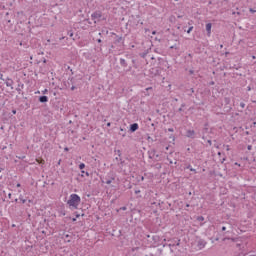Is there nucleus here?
<instances>
[{
	"mask_svg": "<svg viewBox=\"0 0 256 256\" xmlns=\"http://www.w3.org/2000/svg\"><path fill=\"white\" fill-rule=\"evenodd\" d=\"M183 107H185V104H182L180 108H182V109H183Z\"/></svg>",
	"mask_w": 256,
	"mask_h": 256,
	"instance_id": "58836bf2",
	"label": "nucleus"
},
{
	"mask_svg": "<svg viewBox=\"0 0 256 256\" xmlns=\"http://www.w3.org/2000/svg\"><path fill=\"white\" fill-rule=\"evenodd\" d=\"M187 169H190V170H191V169H193V168L191 167V165H188V166H187Z\"/></svg>",
	"mask_w": 256,
	"mask_h": 256,
	"instance_id": "2f4dec72",
	"label": "nucleus"
},
{
	"mask_svg": "<svg viewBox=\"0 0 256 256\" xmlns=\"http://www.w3.org/2000/svg\"><path fill=\"white\" fill-rule=\"evenodd\" d=\"M91 17H92V21H94V23H97V21H99V19L103 17V14L101 13V11H96L92 13Z\"/></svg>",
	"mask_w": 256,
	"mask_h": 256,
	"instance_id": "20e7f679",
	"label": "nucleus"
},
{
	"mask_svg": "<svg viewBox=\"0 0 256 256\" xmlns=\"http://www.w3.org/2000/svg\"><path fill=\"white\" fill-rule=\"evenodd\" d=\"M182 16H178V19H181Z\"/></svg>",
	"mask_w": 256,
	"mask_h": 256,
	"instance_id": "8fccbe9b",
	"label": "nucleus"
},
{
	"mask_svg": "<svg viewBox=\"0 0 256 256\" xmlns=\"http://www.w3.org/2000/svg\"><path fill=\"white\" fill-rule=\"evenodd\" d=\"M187 137H191V138L195 137V131L194 130H188L187 131Z\"/></svg>",
	"mask_w": 256,
	"mask_h": 256,
	"instance_id": "9d476101",
	"label": "nucleus"
},
{
	"mask_svg": "<svg viewBox=\"0 0 256 256\" xmlns=\"http://www.w3.org/2000/svg\"><path fill=\"white\" fill-rule=\"evenodd\" d=\"M69 35H70V37H73V33H70Z\"/></svg>",
	"mask_w": 256,
	"mask_h": 256,
	"instance_id": "79ce46f5",
	"label": "nucleus"
},
{
	"mask_svg": "<svg viewBox=\"0 0 256 256\" xmlns=\"http://www.w3.org/2000/svg\"><path fill=\"white\" fill-rule=\"evenodd\" d=\"M248 91H251V87H248Z\"/></svg>",
	"mask_w": 256,
	"mask_h": 256,
	"instance_id": "49530a36",
	"label": "nucleus"
},
{
	"mask_svg": "<svg viewBox=\"0 0 256 256\" xmlns=\"http://www.w3.org/2000/svg\"><path fill=\"white\" fill-rule=\"evenodd\" d=\"M175 1H179V0H175Z\"/></svg>",
	"mask_w": 256,
	"mask_h": 256,
	"instance_id": "5fc2aeb1",
	"label": "nucleus"
},
{
	"mask_svg": "<svg viewBox=\"0 0 256 256\" xmlns=\"http://www.w3.org/2000/svg\"><path fill=\"white\" fill-rule=\"evenodd\" d=\"M19 199H20V201H21L23 204L27 203V200H26V199H23V196H20Z\"/></svg>",
	"mask_w": 256,
	"mask_h": 256,
	"instance_id": "f8f14e48",
	"label": "nucleus"
},
{
	"mask_svg": "<svg viewBox=\"0 0 256 256\" xmlns=\"http://www.w3.org/2000/svg\"><path fill=\"white\" fill-rule=\"evenodd\" d=\"M137 129H139V124L133 123V124L130 125L131 133H135V131H137Z\"/></svg>",
	"mask_w": 256,
	"mask_h": 256,
	"instance_id": "39448f33",
	"label": "nucleus"
},
{
	"mask_svg": "<svg viewBox=\"0 0 256 256\" xmlns=\"http://www.w3.org/2000/svg\"><path fill=\"white\" fill-rule=\"evenodd\" d=\"M79 169H81V170L85 169V163H81V164L79 165Z\"/></svg>",
	"mask_w": 256,
	"mask_h": 256,
	"instance_id": "ddd939ff",
	"label": "nucleus"
},
{
	"mask_svg": "<svg viewBox=\"0 0 256 256\" xmlns=\"http://www.w3.org/2000/svg\"><path fill=\"white\" fill-rule=\"evenodd\" d=\"M152 35H157V31H153V32H152Z\"/></svg>",
	"mask_w": 256,
	"mask_h": 256,
	"instance_id": "cd10ccee",
	"label": "nucleus"
},
{
	"mask_svg": "<svg viewBox=\"0 0 256 256\" xmlns=\"http://www.w3.org/2000/svg\"><path fill=\"white\" fill-rule=\"evenodd\" d=\"M107 127H111V122H108V123H107Z\"/></svg>",
	"mask_w": 256,
	"mask_h": 256,
	"instance_id": "c756f323",
	"label": "nucleus"
},
{
	"mask_svg": "<svg viewBox=\"0 0 256 256\" xmlns=\"http://www.w3.org/2000/svg\"><path fill=\"white\" fill-rule=\"evenodd\" d=\"M120 65L123 67L124 71H131V66H129L127 59L120 58Z\"/></svg>",
	"mask_w": 256,
	"mask_h": 256,
	"instance_id": "f03ea898",
	"label": "nucleus"
},
{
	"mask_svg": "<svg viewBox=\"0 0 256 256\" xmlns=\"http://www.w3.org/2000/svg\"><path fill=\"white\" fill-rule=\"evenodd\" d=\"M170 247H175V242L170 243Z\"/></svg>",
	"mask_w": 256,
	"mask_h": 256,
	"instance_id": "5701e85b",
	"label": "nucleus"
},
{
	"mask_svg": "<svg viewBox=\"0 0 256 256\" xmlns=\"http://www.w3.org/2000/svg\"><path fill=\"white\" fill-rule=\"evenodd\" d=\"M205 245H207V241H205L204 239L199 238L196 240L197 249L199 250L205 249Z\"/></svg>",
	"mask_w": 256,
	"mask_h": 256,
	"instance_id": "7ed1b4c3",
	"label": "nucleus"
},
{
	"mask_svg": "<svg viewBox=\"0 0 256 256\" xmlns=\"http://www.w3.org/2000/svg\"><path fill=\"white\" fill-rule=\"evenodd\" d=\"M5 83H6V87H11V89H13V79H11V78H7L6 80H5Z\"/></svg>",
	"mask_w": 256,
	"mask_h": 256,
	"instance_id": "0eeeda50",
	"label": "nucleus"
},
{
	"mask_svg": "<svg viewBox=\"0 0 256 256\" xmlns=\"http://www.w3.org/2000/svg\"><path fill=\"white\" fill-rule=\"evenodd\" d=\"M224 1H227V0H224Z\"/></svg>",
	"mask_w": 256,
	"mask_h": 256,
	"instance_id": "6e6d98bb",
	"label": "nucleus"
},
{
	"mask_svg": "<svg viewBox=\"0 0 256 256\" xmlns=\"http://www.w3.org/2000/svg\"><path fill=\"white\" fill-rule=\"evenodd\" d=\"M144 180H145V177L142 176V177H141V181H144Z\"/></svg>",
	"mask_w": 256,
	"mask_h": 256,
	"instance_id": "4c0bfd02",
	"label": "nucleus"
},
{
	"mask_svg": "<svg viewBox=\"0 0 256 256\" xmlns=\"http://www.w3.org/2000/svg\"><path fill=\"white\" fill-rule=\"evenodd\" d=\"M209 145H211V140H208Z\"/></svg>",
	"mask_w": 256,
	"mask_h": 256,
	"instance_id": "c03bdc74",
	"label": "nucleus"
},
{
	"mask_svg": "<svg viewBox=\"0 0 256 256\" xmlns=\"http://www.w3.org/2000/svg\"><path fill=\"white\" fill-rule=\"evenodd\" d=\"M113 181H115V177H106L105 178L106 185H111V183H113Z\"/></svg>",
	"mask_w": 256,
	"mask_h": 256,
	"instance_id": "6e6552de",
	"label": "nucleus"
},
{
	"mask_svg": "<svg viewBox=\"0 0 256 256\" xmlns=\"http://www.w3.org/2000/svg\"><path fill=\"white\" fill-rule=\"evenodd\" d=\"M16 187H21V184L18 183V184L16 185Z\"/></svg>",
	"mask_w": 256,
	"mask_h": 256,
	"instance_id": "ea45409f",
	"label": "nucleus"
},
{
	"mask_svg": "<svg viewBox=\"0 0 256 256\" xmlns=\"http://www.w3.org/2000/svg\"><path fill=\"white\" fill-rule=\"evenodd\" d=\"M16 91H21V89L17 88Z\"/></svg>",
	"mask_w": 256,
	"mask_h": 256,
	"instance_id": "de8ad7c7",
	"label": "nucleus"
},
{
	"mask_svg": "<svg viewBox=\"0 0 256 256\" xmlns=\"http://www.w3.org/2000/svg\"><path fill=\"white\" fill-rule=\"evenodd\" d=\"M190 171H192L193 173H197V170H195V168H190Z\"/></svg>",
	"mask_w": 256,
	"mask_h": 256,
	"instance_id": "f3484780",
	"label": "nucleus"
},
{
	"mask_svg": "<svg viewBox=\"0 0 256 256\" xmlns=\"http://www.w3.org/2000/svg\"><path fill=\"white\" fill-rule=\"evenodd\" d=\"M240 106L242 107V109H245V103H240Z\"/></svg>",
	"mask_w": 256,
	"mask_h": 256,
	"instance_id": "a211bd4d",
	"label": "nucleus"
},
{
	"mask_svg": "<svg viewBox=\"0 0 256 256\" xmlns=\"http://www.w3.org/2000/svg\"><path fill=\"white\" fill-rule=\"evenodd\" d=\"M43 93H47V89H45V90L43 91Z\"/></svg>",
	"mask_w": 256,
	"mask_h": 256,
	"instance_id": "37998d69",
	"label": "nucleus"
},
{
	"mask_svg": "<svg viewBox=\"0 0 256 256\" xmlns=\"http://www.w3.org/2000/svg\"><path fill=\"white\" fill-rule=\"evenodd\" d=\"M221 231H227V226H222Z\"/></svg>",
	"mask_w": 256,
	"mask_h": 256,
	"instance_id": "dca6fc26",
	"label": "nucleus"
},
{
	"mask_svg": "<svg viewBox=\"0 0 256 256\" xmlns=\"http://www.w3.org/2000/svg\"><path fill=\"white\" fill-rule=\"evenodd\" d=\"M247 149H248V151H251L252 146H251V145H249V146L247 147Z\"/></svg>",
	"mask_w": 256,
	"mask_h": 256,
	"instance_id": "b1692460",
	"label": "nucleus"
},
{
	"mask_svg": "<svg viewBox=\"0 0 256 256\" xmlns=\"http://www.w3.org/2000/svg\"><path fill=\"white\" fill-rule=\"evenodd\" d=\"M170 49H177V45L171 46Z\"/></svg>",
	"mask_w": 256,
	"mask_h": 256,
	"instance_id": "412c9836",
	"label": "nucleus"
},
{
	"mask_svg": "<svg viewBox=\"0 0 256 256\" xmlns=\"http://www.w3.org/2000/svg\"><path fill=\"white\" fill-rule=\"evenodd\" d=\"M229 150H230L229 145H227L226 146V151H229Z\"/></svg>",
	"mask_w": 256,
	"mask_h": 256,
	"instance_id": "7c9ffc66",
	"label": "nucleus"
},
{
	"mask_svg": "<svg viewBox=\"0 0 256 256\" xmlns=\"http://www.w3.org/2000/svg\"><path fill=\"white\" fill-rule=\"evenodd\" d=\"M9 199H11V193L8 194Z\"/></svg>",
	"mask_w": 256,
	"mask_h": 256,
	"instance_id": "a19ab883",
	"label": "nucleus"
},
{
	"mask_svg": "<svg viewBox=\"0 0 256 256\" xmlns=\"http://www.w3.org/2000/svg\"><path fill=\"white\" fill-rule=\"evenodd\" d=\"M197 221H200V222H201V221H205V217H203V216H198V217H197Z\"/></svg>",
	"mask_w": 256,
	"mask_h": 256,
	"instance_id": "9b49d317",
	"label": "nucleus"
},
{
	"mask_svg": "<svg viewBox=\"0 0 256 256\" xmlns=\"http://www.w3.org/2000/svg\"><path fill=\"white\" fill-rule=\"evenodd\" d=\"M213 27V24L207 23L206 24V31H207V36L211 37V28Z\"/></svg>",
	"mask_w": 256,
	"mask_h": 256,
	"instance_id": "423d86ee",
	"label": "nucleus"
},
{
	"mask_svg": "<svg viewBox=\"0 0 256 256\" xmlns=\"http://www.w3.org/2000/svg\"><path fill=\"white\" fill-rule=\"evenodd\" d=\"M188 25H191V22H188Z\"/></svg>",
	"mask_w": 256,
	"mask_h": 256,
	"instance_id": "3c124183",
	"label": "nucleus"
},
{
	"mask_svg": "<svg viewBox=\"0 0 256 256\" xmlns=\"http://www.w3.org/2000/svg\"><path fill=\"white\" fill-rule=\"evenodd\" d=\"M12 113L13 115H15L17 113V110H13Z\"/></svg>",
	"mask_w": 256,
	"mask_h": 256,
	"instance_id": "c85d7f7f",
	"label": "nucleus"
},
{
	"mask_svg": "<svg viewBox=\"0 0 256 256\" xmlns=\"http://www.w3.org/2000/svg\"><path fill=\"white\" fill-rule=\"evenodd\" d=\"M97 42H98V43H101V42H102V40H101V39H98V40H97Z\"/></svg>",
	"mask_w": 256,
	"mask_h": 256,
	"instance_id": "c9c22d12",
	"label": "nucleus"
},
{
	"mask_svg": "<svg viewBox=\"0 0 256 256\" xmlns=\"http://www.w3.org/2000/svg\"><path fill=\"white\" fill-rule=\"evenodd\" d=\"M168 131H169L170 133H173V128H169Z\"/></svg>",
	"mask_w": 256,
	"mask_h": 256,
	"instance_id": "a878e982",
	"label": "nucleus"
},
{
	"mask_svg": "<svg viewBox=\"0 0 256 256\" xmlns=\"http://www.w3.org/2000/svg\"><path fill=\"white\" fill-rule=\"evenodd\" d=\"M82 175H86L87 177H89V172H85V171H81Z\"/></svg>",
	"mask_w": 256,
	"mask_h": 256,
	"instance_id": "4468645a",
	"label": "nucleus"
},
{
	"mask_svg": "<svg viewBox=\"0 0 256 256\" xmlns=\"http://www.w3.org/2000/svg\"><path fill=\"white\" fill-rule=\"evenodd\" d=\"M186 207H189V204H187Z\"/></svg>",
	"mask_w": 256,
	"mask_h": 256,
	"instance_id": "864d4df0",
	"label": "nucleus"
},
{
	"mask_svg": "<svg viewBox=\"0 0 256 256\" xmlns=\"http://www.w3.org/2000/svg\"><path fill=\"white\" fill-rule=\"evenodd\" d=\"M180 241H181V240H177V243H176L177 246H179V242H180Z\"/></svg>",
	"mask_w": 256,
	"mask_h": 256,
	"instance_id": "f704fd0d",
	"label": "nucleus"
},
{
	"mask_svg": "<svg viewBox=\"0 0 256 256\" xmlns=\"http://www.w3.org/2000/svg\"><path fill=\"white\" fill-rule=\"evenodd\" d=\"M225 101H226V103H229V99L228 98H225Z\"/></svg>",
	"mask_w": 256,
	"mask_h": 256,
	"instance_id": "473e14b6",
	"label": "nucleus"
},
{
	"mask_svg": "<svg viewBox=\"0 0 256 256\" xmlns=\"http://www.w3.org/2000/svg\"><path fill=\"white\" fill-rule=\"evenodd\" d=\"M169 163H170V165H173V160H170Z\"/></svg>",
	"mask_w": 256,
	"mask_h": 256,
	"instance_id": "72a5a7b5",
	"label": "nucleus"
},
{
	"mask_svg": "<svg viewBox=\"0 0 256 256\" xmlns=\"http://www.w3.org/2000/svg\"><path fill=\"white\" fill-rule=\"evenodd\" d=\"M67 205H69L71 209H78L79 205H81V197L77 194H71Z\"/></svg>",
	"mask_w": 256,
	"mask_h": 256,
	"instance_id": "f257e3e1",
	"label": "nucleus"
},
{
	"mask_svg": "<svg viewBox=\"0 0 256 256\" xmlns=\"http://www.w3.org/2000/svg\"><path fill=\"white\" fill-rule=\"evenodd\" d=\"M1 76H0V79H1V81H5V79L3 78V74H0Z\"/></svg>",
	"mask_w": 256,
	"mask_h": 256,
	"instance_id": "4be33fe9",
	"label": "nucleus"
},
{
	"mask_svg": "<svg viewBox=\"0 0 256 256\" xmlns=\"http://www.w3.org/2000/svg\"><path fill=\"white\" fill-rule=\"evenodd\" d=\"M37 161H38V163H43V160L42 161L37 160Z\"/></svg>",
	"mask_w": 256,
	"mask_h": 256,
	"instance_id": "a18cd8bd",
	"label": "nucleus"
},
{
	"mask_svg": "<svg viewBox=\"0 0 256 256\" xmlns=\"http://www.w3.org/2000/svg\"><path fill=\"white\" fill-rule=\"evenodd\" d=\"M65 151H69V148H65Z\"/></svg>",
	"mask_w": 256,
	"mask_h": 256,
	"instance_id": "09e8293b",
	"label": "nucleus"
},
{
	"mask_svg": "<svg viewBox=\"0 0 256 256\" xmlns=\"http://www.w3.org/2000/svg\"><path fill=\"white\" fill-rule=\"evenodd\" d=\"M193 31V26H190L189 29L187 30V33H191Z\"/></svg>",
	"mask_w": 256,
	"mask_h": 256,
	"instance_id": "2eb2a0df",
	"label": "nucleus"
},
{
	"mask_svg": "<svg viewBox=\"0 0 256 256\" xmlns=\"http://www.w3.org/2000/svg\"><path fill=\"white\" fill-rule=\"evenodd\" d=\"M76 87L75 86H72L71 87V91H75Z\"/></svg>",
	"mask_w": 256,
	"mask_h": 256,
	"instance_id": "393cba45",
	"label": "nucleus"
},
{
	"mask_svg": "<svg viewBox=\"0 0 256 256\" xmlns=\"http://www.w3.org/2000/svg\"><path fill=\"white\" fill-rule=\"evenodd\" d=\"M178 111H179V112L183 111V108H179Z\"/></svg>",
	"mask_w": 256,
	"mask_h": 256,
	"instance_id": "e433bc0d",
	"label": "nucleus"
},
{
	"mask_svg": "<svg viewBox=\"0 0 256 256\" xmlns=\"http://www.w3.org/2000/svg\"><path fill=\"white\" fill-rule=\"evenodd\" d=\"M250 13H256V11L253 8H250Z\"/></svg>",
	"mask_w": 256,
	"mask_h": 256,
	"instance_id": "aec40b11",
	"label": "nucleus"
},
{
	"mask_svg": "<svg viewBox=\"0 0 256 256\" xmlns=\"http://www.w3.org/2000/svg\"><path fill=\"white\" fill-rule=\"evenodd\" d=\"M39 101L40 103H47V101H49V98L47 96H40Z\"/></svg>",
	"mask_w": 256,
	"mask_h": 256,
	"instance_id": "1a4fd4ad",
	"label": "nucleus"
},
{
	"mask_svg": "<svg viewBox=\"0 0 256 256\" xmlns=\"http://www.w3.org/2000/svg\"><path fill=\"white\" fill-rule=\"evenodd\" d=\"M166 150H169V147H166Z\"/></svg>",
	"mask_w": 256,
	"mask_h": 256,
	"instance_id": "603ef678",
	"label": "nucleus"
},
{
	"mask_svg": "<svg viewBox=\"0 0 256 256\" xmlns=\"http://www.w3.org/2000/svg\"><path fill=\"white\" fill-rule=\"evenodd\" d=\"M139 193H141V190H135L136 195H139Z\"/></svg>",
	"mask_w": 256,
	"mask_h": 256,
	"instance_id": "6ab92c4d",
	"label": "nucleus"
},
{
	"mask_svg": "<svg viewBox=\"0 0 256 256\" xmlns=\"http://www.w3.org/2000/svg\"><path fill=\"white\" fill-rule=\"evenodd\" d=\"M147 139H148V141H150V140L153 141V138H151V136H148Z\"/></svg>",
	"mask_w": 256,
	"mask_h": 256,
	"instance_id": "bb28decb",
	"label": "nucleus"
}]
</instances>
